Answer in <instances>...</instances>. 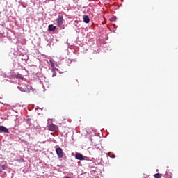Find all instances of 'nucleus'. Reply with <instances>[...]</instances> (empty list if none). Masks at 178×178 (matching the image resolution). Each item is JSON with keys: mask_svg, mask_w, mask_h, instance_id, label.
Here are the masks:
<instances>
[{"mask_svg": "<svg viewBox=\"0 0 178 178\" xmlns=\"http://www.w3.org/2000/svg\"><path fill=\"white\" fill-rule=\"evenodd\" d=\"M76 159H78L79 161H84V156L80 153H77L75 156Z\"/></svg>", "mask_w": 178, "mask_h": 178, "instance_id": "obj_4", "label": "nucleus"}, {"mask_svg": "<svg viewBox=\"0 0 178 178\" xmlns=\"http://www.w3.org/2000/svg\"><path fill=\"white\" fill-rule=\"evenodd\" d=\"M51 72L53 73L52 77H56V72H55V69H52Z\"/></svg>", "mask_w": 178, "mask_h": 178, "instance_id": "obj_10", "label": "nucleus"}, {"mask_svg": "<svg viewBox=\"0 0 178 178\" xmlns=\"http://www.w3.org/2000/svg\"><path fill=\"white\" fill-rule=\"evenodd\" d=\"M0 131H1V133H9V129L4 126H0Z\"/></svg>", "mask_w": 178, "mask_h": 178, "instance_id": "obj_5", "label": "nucleus"}, {"mask_svg": "<svg viewBox=\"0 0 178 178\" xmlns=\"http://www.w3.org/2000/svg\"><path fill=\"white\" fill-rule=\"evenodd\" d=\"M49 63H50V65H51V67L53 69H54L55 68V64L54 63V61H52V60H50Z\"/></svg>", "mask_w": 178, "mask_h": 178, "instance_id": "obj_9", "label": "nucleus"}, {"mask_svg": "<svg viewBox=\"0 0 178 178\" xmlns=\"http://www.w3.org/2000/svg\"><path fill=\"white\" fill-rule=\"evenodd\" d=\"M5 169H6L5 165H1L0 166V172H2V170H5Z\"/></svg>", "mask_w": 178, "mask_h": 178, "instance_id": "obj_11", "label": "nucleus"}, {"mask_svg": "<svg viewBox=\"0 0 178 178\" xmlns=\"http://www.w3.org/2000/svg\"><path fill=\"white\" fill-rule=\"evenodd\" d=\"M48 127V130H49V131H58V128L56 125L54 124H51L49 126H47Z\"/></svg>", "mask_w": 178, "mask_h": 178, "instance_id": "obj_2", "label": "nucleus"}, {"mask_svg": "<svg viewBox=\"0 0 178 178\" xmlns=\"http://www.w3.org/2000/svg\"><path fill=\"white\" fill-rule=\"evenodd\" d=\"M49 31H55V30H56V26L51 24V25H49Z\"/></svg>", "mask_w": 178, "mask_h": 178, "instance_id": "obj_7", "label": "nucleus"}, {"mask_svg": "<svg viewBox=\"0 0 178 178\" xmlns=\"http://www.w3.org/2000/svg\"><path fill=\"white\" fill-rule=\"evenodd\" d=\"M56 152L58 158H63V151L60 149V147L56 148Z\"/></svg>", "mask_w": 178, "mask_h": 178, "instance_id": "obj_3", "label": "nucleus"}, {"mask_svg": "<svg viewBox=\"0 0 178 178\" xmlns=\"http://www.w3.org/2000/svg\"><path fill=\"white\" fill-rule=\"evenodd\" d=\"M154 178H162V174L156 173L154 175Z\"/></svg>", "mask_w": 178, "mask_h": 178, "instance_id": "obj_8", "label": "nucleus"}, {"mask_svg": "<svg viewBox=\"0 0 178 178\" xmlns=\"http://www.w3.org/2000/svg\"><path fill=\"white\" fill-rule=\"evenodd\" d=\"M19 79H21V80H23V76H19Z\"/></svg>", "mask_w": 178, "mask_h": 178, "instance_id": "obj_12", "label": "nucleus"}, {"mask_svg": "<svg viewBox=\"0 0 178 178\" xmlns=\"http://www.w3.org/2000/svg\"><path fill=\"white\" fill-rule=\"evenodd\" d=\"M65 178H70V177H65Z\"/></svg>", "mask_w": 178, "mask_h": 178, "instance_id": "obj_13", "label": "nucleus"}, {"mask_svg": "<svg viewBox=\"0 0 178 178\" xmlns=\"http://www.w3.org/2000/svg\"><path fill=\"white\" fill-rule=\"evenodd\" d=\"M84 23L88 24L90 23V17L88 15H83V17Z\"/></svg>", "mask_w": 178, "mask_h": 178, "instance_id": "obj_6", "label": "nucleus"}, {"mask_svg": "<svg viewBox=\"0 0 178 178\" xmlns=\"http://www.w3.org/2000/svg\"><path fill=\"white\" fill-rule=\"evenodd\" d=\"M65 19H63V15H58L56 22H57V24L58 26L60 28L62 27L63 24V22Z\"/></svg>", "mask_w": 178, "mask_h": 178, "instance_id": "obj_1", "label": "nucleus"}]
</instances>
